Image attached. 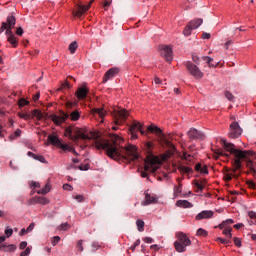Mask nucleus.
<instances>
[{
    "instance_id": "nucleus-28",
    "label": "nucleus",
    "mask_w": 256,
    "mask_h": 256,
    "mask_svg": "<svg viewBox=\"0 0 256 256\" xmlns=\"http://www.w3.org/2000/svg\"><path fill=\"white\" fill-rule=\"evenodd\" d=\"M92 115H98V117H100V119H103V117H105L106 112L103 108H94L91 111Z\"/></svg>"
},
{
    "instance_id": "nucleus-19",
    "label": "nucleus",
    "mask_w": 256,
    "mask_h": 256,
    "mask_svg": "<svg viewBox=\"0 0 256 256\" xmlns=\"http://www.w3.org/2000/svg\"><path fill=\"white\" fill-rule=\"evenodd\" d=\"M119 74V68H110L103 76V83H107L110 79H113L115 75Z\"/></svg>"
},
{
    "instance_id": "nucleus-48",
    "label": "nucleus",
    "mask_w": 256,
    "mask_h": 256,
    "mask_svg": "<svg viewBox=\"0 0 256 256\" xmlns=\"http://www.w3.org/2000/svg\"><path fill=\"white\" fill-rule=\"evenodd\" d=\"M36 161H40V163H45V157L40 156V155H36L34 158Z\"/></svg>"
},
{
    "instance_id": "nucleus-31",
    "label": "nucleus",
    "mask_w": 256,
    "mask_h": 256,
    "mask_svg": "<svg viewBox=\"0 0 256 256\" xmlns=\"http://www.w3.org/2000/svg\"><path fill=\"white\" fill-rule=\"evenodd\" d=\"M191 25H193V22H189L183 30V35H185V37H189V35H191V31L194 30L193 26Z\"/></svg>"
},
{
    "instance_id": "nucleus-22",
    "label": "nucleus",
    "mask_w": 256,
    "mask_h": 256,
    "mask_svg": "<svg viewBox=\"0 0 256 256\" xmlns=\"http://www.w3.org/2000/svg\"><path fill=\"white\" fill-rule=\"evenodd\" d=\"M213 217V211L211 210H204L197 214L196 221H201L202 219H211Z\"/></svg>"
},
{
    "instance_id": "nucleus-57",
    "label": "nucleus",
    "mask_w": 256,
    "mask_h": 256,
    "mask_svg": "<svg viewBox=\"0 0 256 256\" xmlns=\"http://www.w3.org/2000/svg\"><path fill=\"white\" fill-rule=\"evenodd\" d=\"M62 88H63V89H71V84L66 81V82H64V83L62 84Z\"/></svg>"
},
{
    "instance_id": "nucleus-62",
    "label": "nucleus",
    "mask_w": 256,
    "mask_h": 256,
    "mask_svg": "<svg viewBox=\"0 0 256 256\" xmlns=\"http://www.w3.org/2000/svg\"><path fill=\"white\" fill-rule=\"evenodd\" d=\"M175 193H181V184L179 186H174Z\"/></svg>"
},
{
    "instance_id": "nucleus-49",
    "label": "nucleus",
    "mask_w": 256,
    "mask_h": 256,
    "mask_svg": "<svg viewBox=\"0 0 256 256\" xmlns=\"http://www.w3.org/2000/svg\"><path fill=\"white\" fill-rule=\"evenodd\" d=\"M77 249H78V251H83V240H79L78 242H77Z\"/></svg>"
},
{
    "instance_id": "nucleus-3",
    "label": "nucleus",
    "mask_w": 256,
    "mask_h": 256,
    "mask_svg": "<svg viewBox=\"0 0 256 256\" xmlns=\"http://www.w3.org/2000/svg\"><path fill=\"white\" fill-rule=\"evenodd\" d=\"M147 153V157L144 163V171L141 172V177L146 179L149 177L148 173H155L159 169V158L153 155V142H146L143 147Z\"/></svg>"
},
{
    "instance_id": "nucleus-26",
    "label": "nucleus",
    "mask_w": 256,
    "mask_h": 256,
    "mask_svg": "<svg viewBox=\"0 0 256 256\" xmlns=\"http://www.w3.org/2000/svg\"><path fill=\"white\" fill-rule=\"evenodd\" d=\"M178 170L180 171V173H183L186 175H189V173H193V168L189 166H185L184 164L178 165Z\"/></svg>"
},
{
    "instance_id": "nucleus-43",
    "label": "nucleus",
    "mask_w": 256,
    "mask_h": 256,
    "mask_svg": "<svg viewBox=\"0 0 256 256\" xmlns=\"http://www.w3.org/2000/svg\"><path fill=\"white\" fill-rule=\"evenodd\" d=\"M69 227H70L69 223H63V224L60 225L59 229L61 231H68Z\"/></svg>"
},
{
    "instance_id": "nucleus-15",
    "label": "nucleus",
    "mask_w": 256,
    "mask_h": 256,
    "mask_svg": "<svg viewBox=\"0 0 256 256\" xmlns=\"http://www.w3.org/2000/svg\"><path fill=\"white\" fill-rule=\"evenodd\" d=\"M187 135L192 141L195 139H200L203 141V139H205V134L195 128H190V130L187 132Z\"/></svg>"
},
{
    "instance_id": "nucleus-30",
    "label": "nucleus",
    "mask_w": 256,
    "mask_h": 256,
    "mask_svg": "<svg viewBox=\"0 0 256 256\" xmlns=\"http://www.w3.org/2000/svg\"><path fill=\"white\" fill-rule=\"evenodd\" d=\"M190 23H192V25H191L192 29H199V27H201V25H203V19H201V18L194 19V20L190 21Z\"/></svg>"
},
{
    "instance_id": "nucleus-8",
    "label": "nucleus",
    "mask_w": 256,
    "mask_h": 256,
    "mask_svg": "<svg viewBox=\"0 0 256 256\" xmlns=\"http://www.w3.org/2000/svg\"><path fill=\"white\" fill-rule=\"evenodd\" d=\"M18 116L21 119H25L26 121L29 119H33V117H36L38 121H47V119H49V114L48 113H43L41 112V110H33L32 111V115L31 114H27V113H18Z\"/></svg>"
},
{
    "instance_id": "nucleus-35",
    "label": "nucleus",
    "mask_w": 256,
    "mask_h": 256,
    "mask_svg": "<svg viewBox=\"0 0 256 256\" xmlns=\"http://www.w3.org/2000/svg\"><path fill=\"white\" fill-rule=\"evenodd\" d=\"M196 235L198 237H207V235H209V233L207 232V230L203 229V228H199L196 232Z\"/></svg>"
},
{
    "instance_id": "nucleus-24",
    "label": "nucleus",
    "mask_w": 256,
    "mask_h": 256,
    "mask_svg": "<svg viewBox=\"0 0 256 256\" xmlns=\"http://www.w3.org/2000/svg\"><path fill=\"white\" fill-rule=\"evenodd\" d=\"M194 185L198 189L196 193H199V191L202 192L207 185V180H202L201 182H199V180H194Z\"/></svg>"
},
{
    "instance_id": "nucleus-56",
    "label": "nucleus",
    "mask_w": 256,
    "mask_h": 256,
    "mask_svg": "<svg viewBox=\"0 0 256 256\" xmlns=\"http://www.w3.org/2000/svg\"><path fill=\"white\" fill-rule=\"evenodd\" d=\"M247 185L250 189H255L256 188V185H255V182L253 181H248L247 182Z\"/></svg>"
},
{
    "instance_id": "nucleus-39",
    "label": "nucleus",
    "mask_w": 256,
    "mask_h": 256,
    "mask_svg": "<svg viewBox=\"0 0 256 256\" xmlns=\"http://www.w3.org/2000/svg\"><path fill=\"white\" fill-rule=\"evenodd\" d=\"M77 42H72L70 45H69V51L70 53H75V51H77Z\"/></svg>"
},
{
    "instance_id": "nucleus-10",
    "label": "nucleus",
    "mask_w": 256,
    "mask_h": 256,
    "mask_svg": "<svg viewBox=\"0 0 256 256\" xmlns=\"http://www.w3.org/2000/svg\"><path fill=\"white\" fill-rule=\"evenodd\" d=\"M129 131H130V139L135 140L137 139V133H141V135H145V131H143V125H141V123L134 121L130 127H129Z\"/></svg>"
},
{
    "instance_id": "nucleus-51",
    "label": "nucleus",
    "mask_w": 256,
    "mask_h": 256,
    "mask_svg": "<svg viewBox=\"0 0 256 256\" xmlns=\"http://www.w3.org/2000/svg\"><path fill=\"white\" fill-rule=\"evenodd\" d=\"M5 235H6V237H11V235H13V229L7 228L5 230Z\"/></svg>"
},
{
    "instance_id": "nucleus-58",
    "label": "nucleus",
    "mask_w": 256,
    "mask_h": 256,
    "mask_svg": "<svg viewBox=\"0 0 256 256\" xmlns=\"http://www.w3.org/2000/svg\"><path fill=\"white\" fill-rule=\"evenodd\" d=\"M153 238H151V237H145V238H143V242L144 243H153Z\"/></svg>"
},
{
    "instance_id": "nucleus-44",
    "label": "nucleus",
    "mask_w": 256,
    "mask_h": 256,
    "mask_svg": "<svg viewBox=\"0 0 256 256\" xmlns=\"http://www.w3.org/2000/svg\"><path fill=\"white\" fill-rule=\"evenodd\" d=\"M59 241H61V237H59V236H54V237H53V240H52V245H53V247H55V246L59 243Z\"/></svg>"
},
{
    "instance_id": "nucleus-38",
    "label": "nucleus",
    "mask_w": 256,
    "mask_h": 256,
    "mask_svg": "<svg viewBox=\"0 0 256 256\" xmlns=\"http://www.w3.org/2000/svg\"><path fill=\"white\" fill-rule=\"evenodd\" d=\"M224 95L226 97V99H228V101H235V96H233V94L230 91H225Z\"/></svg>"
},
{
    "instance_id": "nucleus-17",
    "label": "nucleus",
    "mask_w": 256,
    "mask_h": 256,
    "mask_svg": "<svg viewBox=\"0 0 256 256\" xmlns=\"http://www.w3.org/2000/svg\"><path fill=\"white\" fill-rule=\"evenodd\" d=\"M91 3H93V0L88 5H78L77 10L73 12L74 17H81L84 13H87L91 8Z\"/></svg>"
},
{
    "instance_id": "nucleus-20",
    "label": "nucleus",
    "mask_w": 256,
    "mask_h": 256,
    "mask_svg": "<svg viewBox=\"0 0 256 256\" xmlns=\"http://www.w3.org/2000/svg\"><path fill=\"white\" fill-rule=\"evenodd\" d=\"M88 94L89 88L85 84L76 91V96L80 100L86 99Z\"/></svg>"
},
{
    "instance_id": "nucleus-33",
    "label": "nucleus",
    "mask_w": 256,
    "mask_h": 256,
    "mask_svg": "<svg viewBox=\"0 0 256 256\" xmlns=\"http://www.w3.org/2000/svg\"><path fill=\"white\" fill-rule=\"evenodd\" d=\"M21 129H17L13 134L9 136V141H15V139H19L21 137Z\"/></svg>"
},
{
    "instance_id": "nucleus-63",
    "label": "nucleus",
    "mask_w": 256,
    "mask_h": 256,
    "mask_svg": "<svg viewBox=\"0 0 256 256\" xmlns=\"http://www.w3.org/2000/svg\"><path fill=\"white\" fill-rule=\"evenodd\" d=\"M39 97H41V94L39 92H37L34 96H33V101H39Z\"/></svg>"
},
{
    "instance_id": "nucleus-42",
    "label": "nucleus",
    "mask_w": 256,
    "mask_h": 256,
    "mask_svg": "<svg viewBox=\"0 0 256 256\" xmlns=\"http://www.w3.org/2000/svg\"><path fill=\"white\" fill-rule=\"evenodd\" d=\"M19 107H25V105H29V101H27L26 99L22 98L19 100L18 103Z\"/></svg>"
},
{
    "instance_id": "nucleus-60",
    "label": "nucleus",
    "mask_w": 256,
    "mask_h": 256,
    "mask_svg": "<svg viewBox=\"0 0 256 256\" xmlns=\"http://www.w3.org/2000/svg\"><path fill=\"white\" fill-rule=\"evenodd\" d=\"M16 35H19V36L23 35V28H21V27L17 28Z\"/></svg>"
},
{
    "instance_id": "nucleus-25",
    "label": "nucleus",
    "mask_w": 256,
    "mask_h": 256,
    "mask_svg": "<svg viewBox=\"0 0 256 256\" xmlns=\"http://www.w3.org/2000/svg\"><path fill=\"white\" fill-rule=\"evenodd\" d=\"M152 203H157V198L149 193H145V202L142 205H151Z\"/></svg>"
},
{
    "instance_id": "nucleus-36",
    "label": "nucleus",
    "mask_w": 256,
    "mask_h": 256,
    "mask_svg": "<svg viewBox=\"0 0 256 256\" xmlns=\"http://www.w3.org/2000/svg\"><path fill=\"white\" fill-rule=\"evenodd\" d=\"M233 231V228L231 227H226L223 230V235H226V237H228V239H231V237H233V234H231V232Z\"/></svg>"
},
{
    "instance_id": "nucleus-23",
    "label": "nucleus",
    "mask_w": 256,
    "mask_h": 256,
    "mask_svg": "<svg viewBox=\"0 0 256 256\" xmlns=\"http://www.w3.org/2000/svg\"><path fill=\"white\" fill-rule=\"evenodd\" d=\"M0 249H3L6 253H13L17 250V246H15V244H2L0 245Z\"/></svg>"
},
{
    "instance_id": "nucleus-2",
    "label": "nucleus",
    "mask_w": 256,
    "mask_h": 256,
    "mask_svg": "<svg viewBox=\"0 0 256 256\" xmlns=\"http://www.w3.org/2000/svg\"><path fill=\"white\" fill-rule=\"evenodd\" d=\"M221 145L223 149H225V151L230 153V155H234V158L232 159L233 173L241 171V159H247V155H255V152L251 150L237 149V146H235V144L227 142L226 139H221Z\"/></svg>"
},
{
    "instance_id": "nucleus-55",
    "label": "nucleus",
    "mask_w": 256,
    "mask_h": 256,
    "mask_svg": "<svg viewBox=\"0 0 256 256\" xmlns=\"http://www.w3.org/2000/svg\"><path fill=\"white\" fill-rule=\"evenodd\" d=\"M234 244L236 245V247H241V239H239L238 237H235Z\"/></svg>"
},
{
    "instance_id": "nucleus-21",
    "label": "nucleus",
    "mask_w": 256,
    "mask_h": 256,
    "mask_svg": "<svg viewBox=\"0 0 256 256\" xmlns=\"http://www.w3.org/2000/svg\"><path fill=\"white\" fill-rule=\"evenodd\" d=\"M35 203H39V205H48L49 199L42 196H36L30 200L29 204L35 205Z\"/></svg>"
},
{
    "instance_id": "nucleus-7",
    "label": "nucleus",
    "mask_w": 256,
    "mask_h": 256,
    "mask_svg": "<svg viewBox=\"0 0 256 256\" xmlns=\"http://www.w3.org/2000/svg\"><path fill=\"white\" fill-rule=\"evenodd\" d=\"M112 117L115 125H123L129 117V112L126 109L118 108L112 112Z\"/></svg>"
},
{
    "instance_id": "nucleus-54",
    "label": "nucleus",
    "mask_w": 256,
    "mask_h": 256,
    "mask_svg": "<svg viewBox=\"0 0 256 256\" xmlns=\"http://www.w3.org/2000/svg\"><path fill=\"white\" fill-rule=\"evenodd\" d=\"M216 241H220V243H222L223 245H227V243H229V240L223 239L221 237H218Z\"/></svg>"
},
{
    "instance_id": "nucleus-18",
    "label": "nucleus",
    "mask_w": 256,
    "mask_h": 256,
    "mask_svg": "<svg viewBox=\"0 0 256 256\" xmlns=\"http://www.w3.org/2000/svg\"><path fill=\"white\" fill-rule=\"evenodd\" d=\"M229 171H232V173H229ZM239 179L241 177V174H237V172H233V169H229L227 167L224 168V181H231L232 179Z\"/></svg>"
},
{
    "instance_id": "nucleus-41",
    "label": "nucleus",
    "mask_w": 256,
    "mask_h": 256,
    "mask_svg": "<svg viewBox=\"0 0 256 256\" xmlns=\"http://www.w3.org/2000/svg\"><path fill=\"white\" fill-rule=\"evenodd\" d=\"M139 245H141V240L137 239L135 241V243L130 247L131 251H135V249H137V247H139Z\"/></svg>"
},
{
    "instance_id": "nucleus-32",
    "label": "nucleus",
    "mask_w": 256,
    "mask_h": 256,
    "mask_svg": "<svg viewBox=\"0 0 256 256\" xmlns=\"http://www.w3.org/2000/svg\"><path fill=\"white\" fill-rule=\"evenodd\" d=\"M8 43L12 45V47H17L19 45V42L17 41V38H15V35H11L7 38Z\"/></svg>"
},
{
    "instance_id": "nucleus-9",
    "label": "nucleus",
    "mask_w": 256,
    "mask_h": 256,
    "mask_svg": "<svg viewBox=\"0 0 256 256\" xmlns=\"http://www.w3.org/2000/svg\"><path fill=\"white\" fill-rule=\"evenodd\" d=\"M229 134L228 137L230 139H239L241 137V134L243 133V129L241 126H239V122H232L230 124V129H229Z\"/></svg>"
},
{
    "instance_id": "nucleus-1",
    "label": "nucleus",
    "mask_w": 256,
    "mask_h": 256,
    "mask_svg": "<svg viewBox=\"0 0 256 256\" xmlns=\"http://www.w3.org/2000/svg\"><path fill=\"white\" fill-rule=\"evenodd\" d=\"M65 135L66 137H69L71 141H74V143H77L79 139H83L84 141L93 139L96 149H103V151L106 152V155L110 157V159H114V161L123 159L124 161H127V163H131V161H137L139 159V154L137 153V147L135 145L119 148V144L122 143L123 139L117 134L110 135L112 144L109 140L101 138L97 133H91L89 136V134H85L82 129L73 128L71 126L65 129Z\"/></svg>"
},
{
    "instance_id": "nucleus-27",
    "label": "nucleus",
    "mask_w": 256,
    "mask_h": 256,
    "mask_svg": "<svg viewBox=\"0 0 256 256\" xmlns=\"http://www.w3.org/2000/svg\"><path fill=\"white\" fill-rule=\"evenodd\" d=\"M177 207H183L184 209H189L191 207H193V204H191V202L187 201V200H178L176 202Z\"/></svg>"
},
{
    "instance_id": "nucleus-16",
    "label": "nucleus",
    "mask_w": 256,
    "mask_h": 256,
    "mask_svg": "<svg viewBox=\"0 0 256 256\" xmlns=\"http://www.w3.org/2000/svg\"><path fill=\"white\" fill-rule=\"evenodd\" d=\"M16 21L17 20L15 19V16H8L7 17L8 27L6 28V33H5V35H7V37H11V35H14L12 29L15 28Z\"/></svg>"
},
{
    "instance_id": "nucleus-61",
    "label": "nucleus",
    "mask_w": 256,
    "mask_h": 256,
    "mask_svg": "<svg viewBox=\"0 0 256 256\" xmlns=\"http://www.w3.org/2000/svg\"><path fill=\"white\" fill-rule=\"evenodd\" d=\"M192 60L194 61V63L199 65V56L192 55Z\"/></svg>"
},
{
    "instance_id": "nucleus-53",
    "label": "nucleus",
    "mask_w": 256,
    "mask_h": 256,
    "mask_svg": "<svg viewBox=\"0 0 256 256\" xmlns=\"http://www.w3.org/2000/svg\"><path fill=\"white\" fill-rule=\"evenodd\" d=\"M63 189L65 191H73V186L69 185V184H64L63 185Z\"/></svg>"
},
{
    "instance_id": "nucleus-5",
    "label": "nucleus",
    "mask_w": 256,
    "mask_h": 256,
    "mask_svg": "<svg viewBox=\"0 0 256 256\" xmlns=\"http://www.w3.org/2000/svg\"><path fill=\"white\" fill-rule=\"evenodd\" d=\"M191 245V239L187 237V234L183 232L177 233V241L174 242V247L178 253H185L187 251V247Z\"/></svg>"
},
{
    "instance_id": "nucleus-4",
    "label": "nucleus",
    "mask_w": 256,
    "mask_h": 256,
    "mask_svg": "<svg viewBox=\"0 0 256 256\" xmlns=\"http://www.w3.org/2000/svg\"><path fill=\"white\" fill-rule=\"evenodd\" d=\"M69 117L71 121H79V119H81V112L79 110H74L69 114L63 110H59L56 114H50L48 116V118L51 119V121H53L57 127L63 125V123H65Z\"/></svg>"
},
{
    "instance_id": "nucleus-29",
    "label": "nucleus",
    "mask_w": 256,
    "mask_h": 256,
    "mask_svg": "<svg viewBox=\"0 0 256 256\" xmlns=\"http://www.w3.org/2000/svg\"><path fill=\"white\" fill-rule=\"evenodd\" d=\"M182 159L184 162V165H191V162L193 161L191 154H188L187 152H183Z\"/></svg>"
},
{
    "instance_id": "nucleus-11",
    "label": "nucleus",
    "mask_w": 256,
    "mask_h": 256,
    "mask_svg": "<svg viewBox=\"0 0 256 256\" xmlns=\"http://www.w3.org/2000/svg\"><path fill=\"white\" fill-rule=\"evenodd\" d=\"M185 66L187 70L189 71L190 75L192 77H195V79H202L203 78V72L197 67V65L193 64L192 62H186Z\"/></svg>"
},
{
    "instance_id": "nucleus-45",
    "label": "nucleus",
    "mask_w": 256,
    "mask_h": 256,
    "mask_svg": "<svg viewBox=\"0 0 256 256\" xmlns=\"http://www.w3.org/2000/svg\"><path fill=\"white\" fill-rule=\"evenodd\" d=\"M199 172L202 173V175H208L209 170L207 169V165L202 166Z\"/></svg>"
},
{
    "instance_id": "nucleus-64",
    "label": "nucleus",
    "mask_w": 256,
    "mask_h": 256,
    "mask_svg": "<svg viewBox=\"0 0 256 256\" xmlns=\"http://www.w3.org/2000/svg\"><path fill=\"white\" fill-rule=\"evenodd\" d=\"M27 248V242L23 241L20 243V249H26Z\"/></svg>"
},
{
    "instance_id": "nucleus-59",
    "label": "nucleus",
    "mask_w": 256,
    "mask_h": 256,
    "mask_svg": "<svg viewBox=\"0 0 256 256\" xmlns=\"http://www.w3.org/2000/svg\"><path fill=\"white\" fill-rule=\"evenodd\" d=\"M202 39H211V34L207 32L202 33Z\"/></svg>"
},
{
    "instance_id": "nucleus-34",
    "label": "nucleus",
    "mask_w": 256,
    "mask_h": 256,
    "mask_svg": "<svg viewBox=\"0 0 256 256\" xmlns=\"http://www.w3.org/2000/svg\"><path fill=\"white\" fill-rule=\"evenodd\" d=\"M49 191H51V186H49V184H46L44 188H42L41 190H38L37 193L38 195H47Z\"/></svg>"
},
{
    "instance_id": "nucleus-13",
    "label": "nucleus",
    "mask_w": 256,
    "mask_h": 256,
    "mask_svg": "<svg viewBox=\"0 0 256 256\" xmlns=\"http://www.w3.org/2000/svg\"><path fill=\"white\" fill-rule=\"evenodd\" d=\"M249 157H253V155H246V158H241V165H243V161H246V167L249 169L247 172V175L251 173L253 177L256 175V162L253 160L249 159Z\"/></svg>"
},
{
    "instance_id": "nucleus-40",
    "label": "nucleus",
    "mask_w": 256,
    "mask_h": 256,
    "mask_svg": "<svg viewBox=\"0 0 256 256\" xmlns=\"http://www.w3.org/2000/svg\"><path fill=\"white\" fill-rule=\"evenodd\" d=\"M7 27H9V23L7 22H2V25L0 27V33H3L4 31H7Z\"/></svg>"
},
{
    "instance_id": "nucleus-47",
    "label": "nucleus",
    "mask_w": 256,
    "mask_h": 256,
    "mask_svg": "<svg viewBox=\"0 0 256 256\" xmlns=\"http://www.w3.org/2000/svg\"><path fill=\"white\" fill-rule=\"evenodd\" d=\"M112 0H104L103 7L107 11V7H111Z\"/></svg>"
},
{
    "instance_id": "nucleus-6",
    "label": "nucleus",
    "mask_w": 256,
    "mask_h": 256,
    "mask_svg": "<svg viewBox=\"0 0 256 256\" xmlns=\"http://www.w3.org/2000/svg\"><path fill=\"white\" fill-rule=\"evenodd\" d=\"M148 131L150 133H155V135L158 137L160 143H163L167 147H171L172 149H175V146L169 141V138L163 134V130L157 126L150 125L148 127Z\"/></svg>"
},
{
    "instance_id": "nucleus-52",
    "label": "nucleus",
    "mask_w": 256,
    "mask_h": 256,
    "mask_svg": "<svg viewBox=\"0 0 256 256\" xmlns=\"http://www.w3.org/2000/svg\"><path fill=\"white\" fill-rule=\"evenodd\" d=\"M33 229H35V223L32 222V223L27 227L26 231H27L28 233H31V231H33Z\"/></svg>"
},
{
    "instance_id": "nucleus-46",
    "label": "nucleus",
    "mask_w": 256,
    "mask_h": 256,
    "mask_svg": "<svg viewBox=\"0 0 256 256\" xmlns=\"http://www.w3.org/2000/svg\"><path fill=\"white\" fill-rule=\"evenodd\" d=\"M63 151H69L70 153H73V155H79V153H77V151L75 149H73V147L68 146V149H63Z\"/></svg>"
},
{
    "instance_id": "nucleus-14",
    "label": "nucleus",
    "mask_w": 256,
    "mask_h": 256,
    "mask_svg": "<svg viewBox=\"0 0 256 256\" xmlns=\"http://www.w3.org/2000/svg\"><path fill=\"white\" fill-rule=\"evenodd\" d=\"M48 141L51 143V145H54L55 147H59V149H69V145L67 144H62L61 141L59 140V137L55 135H49L48 136Z\"/></svg>"
},
{
    "instance_id": "nucleus-12",
    "label": "nucleus",
    "mask_w": 256,
    "mask_h": 256,
    "mask_svg": "<svg viewBox=\"0 0 256 256\" xmlns=\"http://www.w3.org/2000/svg\"><path fill=\"white\" fill-rule=\"evenodd\" d=\"M160 55L164 57L167 63H171V61H173V49L171 46H160Z\"/></svg>"
},
{
    "instance_id": "nucleus-37",
    "label": "nucleus",
    "mask_w": 256,
    "mask_h": 256,
    "mask_svg": "<svg viewBox=\"0 0 256 256\" xmlns=\"http://www.w3.org/2000/svg\"><path fill=\"white\" fill-rule=\"evenodd\" d=\"M136 225H137L138 231L140 232L144 231L145 222L143 220H137Z\"/></svg>"
},
{
    "instance_id": "nucleus-50",
    "label": "nucleus",
    "mask_w": 256,
    "mask_h": 256,
    "mask_svg": "<svg viewBox=\"0 0 256 256\" xmlns=\"http://www.w3.org/2000/svg\"><path fill=\"white\" fill-rule=\"evenodd\" d=\"M205 61L209 67H215V65L211 63L213 61V58L208 56V58Z\"/></svg>"
}]
</instances>
